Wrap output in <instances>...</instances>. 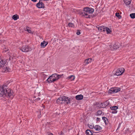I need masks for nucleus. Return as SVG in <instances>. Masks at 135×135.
Instances as JSON below:
<instances>
[{
	"instance_id": "9d476101",
	"label": "nucleus",
	"mask_w": 135,
	"mask_h": 135,
	"mask_svg": "<svg viewBox=\"0 0 135 135\" xmlns=\"http://www.w3.org/2000/svg\"><path fill=\"white\" fill-rule=\"evenodd\" d=\"M47 81L49 83H51L54 82L56 81V79H55L53 78V76L51 75L50 76V77L47 79Z\"/></svg>"
},
{
	"instance_id": "412c9836",
	"label": "nucleus",
	"mask_w": 135,
	"mask_h": 135,
	"mask_svg": "<svg viewBox=\"0 0 135 135\" xmlns=\"http://www.w3.org/2000/svg\"><path fill=\"white\" fill-rule=\"evenodd\" d=\"M12 19H13L14 20H17L18 19L19 16L18 15H14L12 17Z\"/></svg>"
},
{
	"instance_id": "9b49d317",
	"label": "nucleus",
	"mask_w": 135,
	"mask_h": 135,
	"mask_svg": "<svg viewBox=\"0 0 135 135\" xmlns=\"http://www.w3.org/2000/svg\"><path fill=\"white\" fill-rule=\"evenodd\" d=\"M120 46V43L118 42H116L115 44L113 46V49L114 50H116L117 49L119 48Z\"/></svg>"
},
{
	"instance_id": "a211bd4d",
	"label": "nucleus",
	"mask_w": 135,
	"mask_h": 135,
	"mask_svg": "<svg viewBox=\"0 0 135 135\" xmlns=\"http://www.w3.org/2000/svg\"><path fill=\"white\" fill-rule=\"evenodd\" d=\"M83 97V96L82 95L80 94L76 95L75 97V98L76 100H79L82 99Z\"/></svg>"
},
{
	"instance_id": "2eb2a0df",
	"label": "nucleus",
	"mask_w": 135,
	"mask_h": 135,
	"mask_svg": "<svg viewBox=\"0 0 135 135\" xmlns=\"http://www.w3.org/2000/svg\"><path fill=\"white\" fill-rule=\"evenodd\" d=\"M105 27L104 26H102L99 27H97L98 28V30L99 31L102 32L105 31Z\"/></svg>"
},
{
	"instance_id": "f03ea898",
	"label": "nucleus",
	"mask_w": 135,
	"mask_h": 135,
	"mask_svg": "<svg viewBox=\"0 0 135 135\" xmlns=\"http://www.w3.org/2000/svg\"><path fill=\"white\" fill-rule=\"evenodd\" d=\"M70 98L66 96L60 97L57 100V103L59 104H62L66 103L68 104L70 103Z\"/></svg>"
},
{
	"instance_id": "7c9ffc66",
	"label": "nucleus",
	"mask_w": 135,
	"mask_h": 135,
	"mask_svg": "<svg viewBox=\"0 0 135 135\" xmlns=\"http://www.w3.org/2000/svg\"><path fill=\"white\" fill-rule=\"evenodd\" d=\"M115 16H116L119 18H120L121 17V16L120 15L119 13H115Z\"/></svg>"
},
{
	"instance_id": "ddd939ff",
	"label": "nucleus",
	"mask_w": 135,
	"mask_h": 135,
	"mask_svg": "<svg viewBox=\"0 0 135 135\" xmlns=\"http://www.w3.org/2000/svg\"><path fill=\"white\" fill-rule=\"evenodd\" d=\"M94 128L95 131H99L102 129V127L98 125H96L95 126Z\"/></svg>"
},
{
	"instance_id": "473e14b6",
	"label": "nucleus",
	"mask_w": 135,
	"mask_h": 135,
	"mask_svg": "<svg viewBox=\"0 0 135 135\" xmlns=\"http://www.w3.org/2000/svg\"><path fill=\"white\" fill-rule=\"evenodd\" d=\"M112 113H116L117 112V110H113V111L111 112Z\"/></svg>"
},
{
	"instance_id": "4c0bfd02",
	"label": "nucleus",
	"mask_w": 135,
	"mask_h": 135,
	"mask_svg": "<svg viewBox=\"0 0 135 135\" xmlns=\"http://www.w3.org/2000/svg\"><path fill=\"white\" fill-rule=\"evenodd\" d=\"M42 106H43V107L44 108V109H46V108H45L46 105H43V104H42Z\"/></svg>"
},
{
	"instance_id": "2f4dec72",
	"label": "nucleus",
	"mask_w": 135,
	"mask_h": 135,
	"mask_svg": "<svg viewBox=\"0 0 135 135\" xmlns=\"http://www.w3.org/2000/svg\"><path fill=\"white\" fill-rule=\"evenodd\" d=\"M89 127L91 129L93 128L94 127V126H92L91 125H89Z\"/></svg>"
},
{
	"instance_id": "1a4fd4ad",
	"label": "nucleus",
	"mask_w": 135,
	"mask_h": 135,
	"mask_svg": "<svg viewBox=\"0 0 135 135\" xmlns=\"http://www.w3.org/2000/svg\"><path fill=\"white\" fill-rule=\"evenodd\" d=\"M6 63V61L0 58V68L3 67Z\"/></svg>"
},
{
	"instance_id": "aec40b11",
	"label": "nucleus",
	"mask_w": 135,
	"mask_h": 135,
	"mask_svg": "<svg viewBox=\"0 0 135 135\" xmlns=\"http://www.w3.org/2000/svg\"><path fill=\"white\" fill-rule=\"evenodd\" d=\"M102 119L105 123V124H107L108 123V120L107 118L105 117H103Z\"/></svg>"
},
{
	"instance_id": "393cba45",
	"label": "nucleus",
	"mask_w": 135,
	"mask_h": 135,
	"mask_svg": "<svg viewBox=\"0 0 135 135\" xmlns=\"http://www.w3.org/2000/svg\"><path fill=\"white\" fill-rule=\"evenodd\" d=\"M110 108L111 110H117L118 109V107L117 106L110 107Z\"/></svg>"
},
{
	"instance_id": "f3484780",
	"label": "nucleus",
	"mask_w": 135,
	"mask_h": 135,
	"mask_svg": "<svg viewBox=\"0 0 135 135\" xmlns=\"http://www.w3.org/2000/svg\"><path fill=\"white\" fill-rule=\"evenodd\" d=\"M86 135H92L93 134V131L90 129H87L86 132Z\"/></svg>"
},
{
	"instance_id": "b1692460",
	"label": "nucleus",
	"mask_w": 135,
	"mask_h": 135,
	"mask_svg": "<svg viewBox=\"0 0 135 135\" xmlns=\"http://www.w3.org/2000/svg\"><path fill=\"white\" fill-rule=\"evenodd\" d=\"M52 76H53V78L56 79V80L58 79V78L57 74H55L52 75Z\"/></svg>"
},
{
	"instance_id": "c85d7f7f",
	"label": "nucleus",
	"mask_w": 135,
	"mask_h": 135,
	"mask_svg": "<svg viewBox=\"0 0 135 135\" xmlns=\"http://www.w3.org/2000/svg\"><path fill=\"white\" fill-rule=\"evenodd\" d=\"M68 78L69 79H71V80H73L75 79V76L74 75H72L68 77Z\"/></svg>"
},
{
	"instance_id": "f8f14e48",
	"label": "nucleus",
	"mask_w": 135,
	"mask_h": 135,
	"mask_svg": "<svg viewBox=\"0 0 135 135\" xmlns=\"http://www.w3.org/2000/svg\"><path fill=\"white\" fill-rule=\"evenodd\" d=\"M109 102L108 100L106 101L105 102L103 103H101V104L102 105V108H105L107 107L109 105Z\"/></svg>"
},
{
	"instance_id": "7ed1b4c3",
	"label": "nucleus",
	"mask_w": 135,
	"mask_h": 135,
	"mask_svg": "<svg viewBox=\"0 0 135 135\" xmlns=\"http://www.w3.org/2000/svg\"><path fill=\"white\" fill-rule=\"evenodd\" d=\"M19 49L23 52H27L31 51L32 49L28 45L23 46L22 47H20Z\"/></svg>"
},
{
	"instance_id": "79ce46f5",
	"label": "nucleus",
	"mask_w": 135,
	"mask_h": 135,
	"mask_svg": "<svg viewBox=\"0 0 135 135\" xmlns=\"http://www.w3.org/2000/svg\"><path fill=\"white\" fill-rule=\"evenodd\" d=\"M37 99H38V100H40V98H38Z\"/></svg>"
},
{
	"instance_id": "a19ab883",
	"label": "nucleus",
	"mask_w": 135,
	"mask_h": 135,
	"mask_svg": "<svg viewBox=\"0 0 135 135\" xmlns=\"http://www.w3.org/2000/svg\"><path fill=\"white\" fill-rule=\"evenodd\" d=\"M33 2H36L37 1V0H31Z\"/></svg>"
},
{
	"instance_id": "f704fd0d",
	"label": "nucleus",
	"mask_w": 135,
	"mask_h": 135,
	"mask_svg": "<svg viewBox=\"0 0 135 135\" xmlns=\"http://www.w3.org/2000/svg\"><path fill=\"white\" fill-rule=\"evenodd\" d=\"M80 30H78L77 31V32L76 33L78 35H79L80 34Z\"/></svg>"
},
{
	"instance_id": "c756f323",
	"label": "nucleus",
	"mask_w": 135,
	"mask_h": 135,
	"mask_svg": "<svg viewBox=\"0 0 135 135\" xmlns=\"http://www.w3.org/2000/svg\"><path fill=\"white\" fill-rule=\"evenodd\" d=\"M131 17L132 18H135V13H132L130 15Z\"/></svg>"
},
{
	"instance_id": "ea45409f",
	"label": "nucleus",
	"mask_w": 135,
	"mask_h": 135,
	"mask_svg": "<svg viewBox=\"0 0 135 135\" xmlns=\"http://www.w3.org/2000/svg\"><path fill=\"white\" fill-rule=\"evenodd\" d=\"M29 28V27H27V28H26V30H27H27H28V29Z\"/></svg>"
},
{
	"instance_id": "6e6552de",
	"label": "nucleus",
	"mask_w": 135,
	"mask_h": 135,
	"mask_svg": "<svg viewBox=\"0 0 135 135\" xmlns=\"http://www.w3.org/2000/svg\"><path fill=\"white\" fill-rule=\"evenodd\" d=\"M36 6L39 8H44V5L41 0H40L39 2L36 4Z\"/></svg>"
},
{
	"instance_id": "39448f33",
	"label": "nucleus",
	"mask_w": 135,
	"mask_h": 135,
	"mask_svg": "<svg viewBox=\"0 0 135 135\" xmlns=\"http://www.w3.org/2000/svg\"><path fill=\"white\" fill-rule=\"evenodd\" d=\"M125 69L124 68H121L118 69L116 73L115 74V75L118 76L122 75L124 72Z\"/></svg>"
},
{
	"instance_id": "58836bf2",
	"label": "nucleus",
	"mask_w": 135,
	"mask_h": 135,
	"mask_svg": "<svg viewBox=\"0 0 135 135\" xmlns=\"http://www.w3.org/2000/svg\"><path fill=\"white\" fill-rule=\"evenodd\" d=\"M27 31L29 33H30L31 32V30H27Z\"/></svg>"
},
{
	"instance_id": "f257e3e1",
	"label": "nucleus",
	"mask_w": 135,
	"mask_h": 135,
	"mask_svg": "<svg viewBox=\"0 0 135 135\" xmlns=\"http://www.w3.org/2000/svg\"><path fill=\"white\" fill-rule=\"evenodd\" d=\"M94 10L93 9L88 7L84 8L83 11L80 13V15H82V16L85 17L86 18H90L91 16L89 14L92 13Z\"/></svg>"
},
{
	"instance_id": "c9c22d12",
	"label": "nucleus",
	"mask_w": 135,
	"mask_h": 135,
	"mask_svg": "<svg viewBox=\"0 0 135 135\" xmlns=\"http://www.w3.org/2000/svg\"><path fill=\"white\" fill-rule=\"evenodd\" d=\"M100 118H98V117H97V119H96V120L98 121H99L100 120Z\"/></svg>"
},
{
	"instance_id": "5701e85b",
	"label": "nucleus",
	"mask_w": 135,
	"mask_h": 135,
	"mask_svg": "<svg viewBox=\"0 0 135 135\" xmlns=\"http://www.w3.org/2000/svg\"><path fill=\"white\" fill-rule=\"evenodd\" d=\"M105 28L106 31L107 32V33L108 34L112 32L111 30L107 27H105Z\"/></svg>"
},
{
	"instance_id": "0eeeda50",
	"label": "nucleus",
	"mask_w": 135,
	"mask_h": 135,
	"mask_svg": "<svg viewBox=\"0 0 135 135\" xmlns=\"http://www.w3.org/2000/svg\"><path fill=\"white\" fill-rule=\"evenodd\" d=\"M6 87H7L6 85H3L2 87L0 86V96H2L4 95L5 90L4 89Z\"/></svg>"
},
{
	"instance_id": "6ab92c4d",
	"label": "nucleus",
	"mask_w": 135,
	"mask_h": 135,
	"mask_svg": "<svg viewBox=\"0 0 135 135\" xmlns=\"http://www.w3.org/2000/svg\"><path fill=\"white\" fill-rule=\"evenodd\" d=\"M2 68H3V71L4 72L7 73L9 71V68L6 65H4V66Z\"/></svg>"
},
{
	"instance_id": "423d86ee",
	"label": "nucleus",
	"mask_w": 135,
	"mask_h": 135,
	"mask_svg": "<svg viewBox=\"0 0 135 135\" xmlns=\"http://www.w3.org/2000/svg\"><path fill=\"white\" fill-rule=\"evenodd\" d=\"M120 88L114 87L112 88L109 90V92L110 93H115L120 91Z\"/></svg>"
},
{
	"instance_id": "72a5a7b5",
	"label": "nucleus",
	"mask_w": 135,
	"mask_h": 135,
	"mask_svg": "<svg viewBox=\"0 0 135 135\" xmlns=\"http://www.w3.org/2000/svg\"><path fill=\"white\" fill-rule=\"evenodd\" d=\"M63 74H62L61 75H58L57 74V76H58V79L60 78L61 77V76H63Z\"/></svg>"
},
{
	"instance_id": "bb28decb",
	"label": "nucleus",
	"mask_w": 135,
	"mask_h": 135,
	"mask_svg": "<svg viewBox=\"0 0 135 135\" xmlns=\"http://www.w3.org/2000/svg\"><path fill=\"white\" fill-rule=\"evenodd\" d=\"M102 113V110H98V111L97 112V115L98 116H99Z\"/></svg>"
},
{
	"instance_id": "cd10ccee",
	"label": "nucleus",
	"mask_w": 135,
	"mask_h": 135,
	"mask_svg": "<svg viewBox=\"0 0 135 135\" xmlns=\"http://www.w3.org/2000/svg\"><path fill=\"white\" fill-rule=\"evenodd\" d=\"M96 105L97 107H98L99 108H102V107H101L102 105L101 104V103L100 104L99 103H97L96 104Z\"/></svg>"
},
{
	"instance_id": "e433bc0d",
	"label": "nucleus",
	"mask_w": 135,
	"mask_h": 135,
	"mask_svg": "<svg viewBox=\"0 0 135 135\" xmlns=\"http://www.w3.org/2000/svg\"><path fill=\"white\" fill-rule=\"evenodd\" d=\"M48 135H53V134L51 133H48Z\"/></svg>"
},
{
	"instance_id": "4468645a",
	"label": "nucleus",
	"mask_w": 135,
	"mask_h": 135,
	"mask_svg": "<svg viewBox=\"0 0 135 135\" xmlns=\"http://www.w3.org/2000/svg\"><path fill=\"white\" fill-rule=\"evenodd\" d=\"M48 44V42L44 41L41 42L40 45L41 46V47L44 48Z\"/></svg>"
},
{
	"instance_id": "dca6fc26",
	"label": "nucleus",
	"mask_w": 135,
	"mask_h": 135,
	"mask_svg": "<svg viewBox=\"0 0 135 135\" xmlns=\"http://www.w3.org/2000/svg\"><path fill=\"white\" fill-rule=\"evenodd\" d=\"M92 60V59L91 58L87 59L85 60L84 62L86 65H87L90 63L91 62Z\"/></svg>"
},
{
	"instance_id": "4be33fe9",
	"label": "nucleus",
	"mask_w": 135,
	"mask_h": 135,
	"mask_svg": "<svg viewBox=\"0 0 135 135\" xmlns=\"http://www.w3.org/2000/svg\"><path fill=\"white\" fill-rule=\"evenodd\" d=\"M131 0H124V2L126 5H129L131 3Z\"/></svg>"
},
{
	"instance_id": "20e7f679",
	"label": "nucleus",
	"mask_w": 135,
	"mask_h": 135,
	"mask_svg": "<svg viewBox=\"0 0 135 135\" xmlns=\"http://www.w3.org/2000/svg\"><path fill=\"white\" fill-rule=\"evenodd\" d=\"M4 89L6 90L5 91L4 95H5L7 97H8L12 99L13 97V91L9 89L7 90L6 89V88H5Z\"/></svg>"
},
{
	"instance_id": "a878e982",
	"label": "nucleus",
	"mask_w": 135,
	"mask_h": 135,
	"mask_svg": "<svg viewBox=\"0 0 135 135\" xmlns=\"http://www.w3.org/2000/svg\"><path fill=\"white\" fill-rule=\"evenodd\" d=\"M68 25L69 27H74V24L71 22L69 23L68 24Z\"/></svg>"
}]
</instances>
